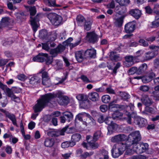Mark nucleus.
Wrapping results in <instances>:
<instances>
[{
    "instance_id": "obj_56",
    "label": "nucleus",
    "mask_w": 159,
    "mask_h": 159,
    "mask_svg": "<svg viewBox=\"0 0 159 159\" xmlns=\"http://www.w3.org/2000/svg\"><path fill=\"white\" fill-rule=\"evenodd\" d=\"M113 118L111 117H107L105 120V122L106 124L108 125H110L113 122L112 121V120Z\"/></svg>"
},
{
    "instance_id": "obj_9",
    "label": "nucleus",
    "mask_w": 159,
    "mask_h": 159,
    "mask_svg": "<svg viewBox=\"0 0 159 159\" xmlns=\"http://www.w3.org/2000/svg\"><path fill=\"white\" fill-rule=\"evenodd\" d=\"M65 49V47L62 45L60 44L56 48L50 50V53L52 55L51 57H53L56 56L58 54L61 53Z\"/></svg>"
},
{
    "instance_id": "obj_49",
    "label": "nucleus",
    "mask_w": 159,
    "mask_h": 159,
    "mask_svg": "<svg viewBox=\"0 0 159 159\" xmlns=\"http://www.w3.org/2000/svg\"><path fill=\"white\" fill-rule=\"evenodd\" d=\"M111 99L110 96L107 95H105L103 96L102 98V102L105 103H107L109 102Z\"/></svg>"
},
{
    "instance_id": "obj_64",
    "label": "nucleus",
    "mask_w": 159,
    "mask_h": 159,
    "mask_svg": "<svg viewBox=\"0 0 159 159\" xmlns=\"http://www.w3.org/2000/svg\"><path fill=\"white\" fill-rule=\"evenodd\" d=\"M154 13L156 14L155 16V20L159 22V11L156 10L154 11Z\"/></svg>"
},
{
    "instance_id": "obj_62",
    "label": "nucleus",
    "mask_w": 159,
    "mask_h": 159,
    "mask_svg": "<svg viewBox=\"0 0 159 159\" xmlns=\"http://www.w3.org/2000/svg\"><path fill=\"white\" fill-rule=\"evenodd\" d=\"M100 109L101 111L105 112L107 110V106L106 105H102L100 106Z\"/></svg>"
},
{
    "instance_id": "obj_39",
    "label": "nucleus",
    "mask_w": 159,
    "mask_h": 159,
    "mask_svg": "<svg viewBox=\"0 0 159 159\" xmlns=\"http://www.w3.org/2000/svg\"><path fill=\"white\" fill-rule=\"evenodd\" d=\"M63 115L68 122H69L71 120H72L73 117V115L72 113L68 111L63 112Z\"/></svg>"
},
{
    "instance_id": "obj_30",
    "label": "nucleus",
    "mask_w": 159,
    "mask_h": 159,
    "mask_svg": "<svg viewBox=\"0 0 159 159\" xmlns=\"http://www.w3.org/2000/svg\"><path fill=\"white\" fill-rule=\"evenodd\" d=\"M155 107H152L149 106H147L145 107L144 111L142 112V114L147 115L148 114L147 112L153 114L155 112Z\"/></svg>"
},
{
    "instance_id": "obj_12",
    "label": "nucleus",
    "mask_w": 159,
    "mask_h": 159,
    "mask_svg": "<svg viewBox=\"0 0 159 159\" xmlns=\"http://www.w3.org/2000/svg\"><path fill=\"white\" fill-rule=\"evenodd\" d=\"M127 139V136L124 134H119L112 137L111 139V141L113 143H117L124 141Z\"/></svg>"
},
{
    "instance_id": "obj_54",
    "label": "nucleus",
    "mask_w": 159,
    "mask_h": 159,
    "mask_svg": "<svg viewBox=\"0 0 159 159\" xmlns=\"http://www.w3.org/2000/svg\"><path fill=\"white\" fill-rule=\"evenodd\" d=\"M138 70L137 68L136 67H133L130 68L128 70V73L129 75H133L135 73L137 74Z\"/></svg>"
},
{
    "instance_id": "obj_35",
    "label": "nucleus",
    "mask_w": 159,
    "mask_h": 159,
    "mask_svg": "<svg viewBox=\"0 0 159 159\" xmlns=\"http://www.w3.org/2000/svg\"><path fill=\"white\" fill-rule=\"evenodd\" d=\"M77 23L79 25L81 26L86 21L84 17L81 15H79L76 18Z\"/></svg>"
},
{
    "instance_id": "obj_60",
    "label": "nucleus",
    "mask_w": 159,
    "mask_h": 159,
    "mask_svg": "<svg viewBox=\"0 0 159 159\" xmlns=\"http://www.w3.org/2000/svg\"><path fill=\"white\" fill-rule=\"evenodd\" d=\"M80 78L85 83H89L91 82L89 80L87 77L84 75H81Z\"/></svg>"
},
{
    "instance_id": "obj_2",
    "label": "nucleus",
    "mask_w": 159,
    "mask_h": 159,
    "mask_svg": "<svg viewBox=\"0 0 159 159\" xmlns=\"http://www.w3.org/2000/svg\"><path fill=\"white\" fill-rule=\"evenodd\" d=\"M47 16L51 23L55 26L60 25L62 20L61 16L55 13H50L47 14Z\"/></svg>"
},
{
    "instance_id": "obj_10",
    "label": "nucleus",
    "mask_w": 159,
    "mask_h": 159,
    "mask_svg": "<svg viewBox=\"0 0 159 159\" xmlns=\"http://www.w3.org/2000/svg\"><path fill=\"white\" fill-rule=\"evenodd\" d=\"M40 18V15L37 14L35 17L33 18L32 16L30 17V23L31 25L32 26L33 30L34 32L37 30L38 26L37 24V22L39 20Z\"/></svg>"
},
{
    "instance_id": "obj_36",
    "label": "nucleus",
    "mask_w": 159,
    "mask_h": 159,
    "mask_svg": "<svg viewBox=\"0 0 159 159\" xmlns=\"http://www.w3.org/2000/svg\"><path fill=\"white\" fill-rule=\"evenodd\" d=\"M54 63L55 64L54 65L57 70L62 69L63 65L61 61L59 60H56L54 61Z\"/></svg>"
},
{
    "instance_id": "obj_40",
    "label": "nucleus",
    "mask_w": 159,
    "mask_h": 159,
    "mask_svg": "<svg viewBox=\"0 0 159 159\" xmlns=\"http://www.w3.org/2000/svg\"><path fill=\"white\" fill-rule=\"evenodd\" d=\"M6 117L8 118L12 121L14 125L17 126L15 116L14 114L9 113Z\"/></svg>"
},
{
    "instance_id": "obj_6",
    "label": "nucleus",
    "mask_w": 159,
    "mask_h": 159,
    "mask_svg": "<svg viewBox=\"0 0 159 159\" xmlns=\"http://www.w3.org/2000/svg\"><path fill=\"white\" fill-rule=\"evenodd\" d=\"M117 101L116 100H114L111 102H110L109 104V107L110 108H112L115 107H118L120 109H123L126 108L127 110L129 111V110H130L131 111H132L134 110V104H132L131 103H130L128 106L126 105H114L113 104L114 103H116Z\"/></svg>"
},
{
    "instance_id": "obj_13",
    "label": "nucleus",
    "mask_w": 159,
    "mask_h": 159,
    "mask_svg": "<svg viewBox=\"0 0 159 159\" xmlns=\"http://www.w3.org/2000/svg\"><path fill=\"white\" fill-rule=\"evenodd\" d=\"M128 141H127L125 143H120V144H122L121 147L123 148L124 147V151L126 149L127 150L126 151V153L127 155H131L132 154L131 153L129 152V151H131L132 152V150H129V148L132 145H134V144H132V142H130L128 140Z\"/></svg>"
},
{
    "instance_id": "obj_27",
    "label": "nucleus",
    "mask_w": 159,
    "mask_h": 159,
    "mask_svg": "<svg viewBox=\"0 0 159 159\" xmlns=\"http://www.w3.org/2000/svg\"><path fill=\"white\" fill-rule=\"evenodd\" d=\"M87 118H86V121L88 125L93 126L95 125L96 124L95 121L89 114L87 113L85 114Z\"/></svg>"
},
{
    "instance_id": "obj_4",
    "label": "nucleus",
    "mask_w": 159,
    "mask_h": 159,
    "mask_svg": "<svg viewBox=\"0 0 159 159\" xmlns=\"http://www.w3.org/2000/svg\"><path fill=\"white\" fill-rule=\"evenodd\" d=\"M128 140L132 142L135 146L137 144L141 139V137L139 132L136 131L130 134L128 136Z\"/></svg>"
},
{
    "instance_id": "obj_47",
    "label": "nucleus",
    "mask_w": 159,
    "mask_h": 159,
    "mask_svg": "<svg viewBox=\"0 0 159 159\" xmlns=\"http://www.w3.org/2000/svg\"><path fill=\"white\" fill-rule=\"evenodd\" d=\"M86 113L85 112H82L78 114L76 116V119L80 121H83V118L86 117Z\"/></svg>"
},
{
    "instance_id": "obj_55",
    "label": "nucleus",
    "mask_w": 159,
    "mask_h": 159,
    "mask_svg": "<svg viewBox=\"0 0 159 159\" xmlns=\"http://www.w3.org/2000/svg\"><path fill=\"white\" fill-rule=\"evenodd\" d=\"M93 154V152H84L83 154L81 155V158H85L88 157H89L92 155Z\"/></svg>"
},
{
    "instance_id": "obj_31",
    "label": "nucleus",
    "mask_w": 159,
    "mask_h": 159,
    "mask_svg": "<svg viewBox=\"0 0 159 159\" xmlns=\"http://www.w3.org/2000/svg\"><path fill=\"white\" fill-rule=\"evenodd\" d=\"M46 4L49 7H59L60 5L56 4V0H44Z\"/></svg>"
},
{
    "instance_id": "obj_45",
    "label": "nucleus",
    "mask_w": 159,
    "mask_h": 159,
    "mask_svg": "<svg viewBox=\"0 0 159 159\" xmlns=\"http://www.w3.org/2000/svg\"><path fill=\"white\" fill-rule=\"evenodd\" d=\"M42 84L47 87L50 86L51 83L50 77L42 80Z\"/></svg>"
},
{
    "instance_id": "obj_57",
    "label": "nucleus",
    "mask_w": 159,
    "mask_h": 159,
    "mask_svg": "<svg viewBox=\"0 0 159 159\" xmlns=\"http://www.w3.org/2000/svg\"><path fill=\"white\" fill-rule=\"evenodd\" d=\"M139 42L140 43V45L144 47H147L148 45V43L143 39H140L139 40Z\"/></svg>"
},
{
    "instance_id": "obj_7",
    "label": "nucleus",
    "mask_w": 159,
    "mask_h": 159,
    "mask_svg": "<svg viewBox=\"0 0 159 159\" xmlns=\"http://www.w3.org/2000/svg\"><path fill=\"white\" fill-rule=\"evenodd\" d=\"M86 38L89 42L94 43L98 41V37L94 31H92L87 33Z\"/></svg>"
},
{
    "instance_id": "obj_5",
    "label": "nucleus",
    "mask_w": 159,
    "mask_h": 159,
    "mask_svg": "<svg viewBox=\"0 0 159 159\" xmlns=\"http://www.w3.org/2000/svg\"><path fill=\"white\" fill-rule=\"evenodd\" d=\"M122 145V144L118 143L113 145L111 152L114 158H117L123 153L124 148V147H121Z\"/></svg>"
},
{
    "instance_id": "obj_44",
    "label": "nucleus",
    "mask_w": 159,
    "mask_h": 159,
    "mask_svg": "<svg viewBox=\"0 0 159 159\" xmlns=\"http://www.w3.org/2000/svg\"><path fill=\"white\" fill-rule=\"evenodd\" d=\"M76 98L79 101H85L87 99V96L83 94L78 95L76 96Z\"/></svg>"
},
{
    "instance_id": "obj_61",
    "label": "nucleus",
    "mask_w": 159,
    "mask_h": 159,
    "mask_svg": "<svg viewBox=\"0 0 159 159\" xmlns=\"http://www.w3.org/2000/svg\"><path fill=\"white\" fill-rule=\"evenodd\" d=\"M139 89L142 91L146 92L149 90V87L146 85H143L140 87Z\"/></svg>"
},
{
    "instance_id": "obj_32",
    "label": "nucleus",
    "mask_w": 159,
    "mask_h": 159,
    "mask_svg": "<svg viewBox=\"0 0 159 159\" xmlns=\"http://www.w3.org/2000/svg\"><path fill=\"white\" fill-rule=\"evenodd\" d=\"M30 83L33 85L37 84L40 82V78L37 76H34L30 79Z\"/></svg>"
},
{
    "instance_id": "obj_17",
    "label": "nucleus",
    "mask_w": 159,
    "mask_h": 159,
    "mask_svg": "<svg viewBox=\"0 0 159 159\" xmlns=\"http://www.w3.org/2000/svg\"><path fill=\"white\" fill-rule=\"evenodd\" d=\"M147 68L148 66L146 64H142L138 69L137 74L141 75L146 73L147 72Z\"/></svg>"
},
{
    "instance_id": "obj_25",
    "label": "nucleus",
    "mask_w": 159,
    "mask_h": 159,
    "mask_svg": "<svg viewBox=\"0 0 159 159\" xmlns=\"http://www.w3.org/2000/svg\"><path fill=\"white\" fill-rule=\"evenodd\" d=\"M11 22V20L8 17L2 18L0 23L1 27H5L9 25Z\"/></svg>"
},
{
    "instance_id": "obj_14",
    "label": "nucleus",
    "mask_w": 159,
    "mask_h": 159,
    "mask_svg": "<svg viewBox=\"0 0 159 159\" xmlns=\"http://www.w3.org/2000/svg\"><path fill=\"white\" fill-rule=\"evenodd\" d=\"M135 24L132 22L126 24L125 27V30L126 33H130L133 32L135 29Z\"/></svg>"
},
{
    "instance_id": "obj_24",
    "label": "nucleus",
    "mask_w": 159,
    "mask_h": 159,
    "mask_svg": "<svg viewBox=\"0 0 159 159\" xmlns=\"http://www.w3.org/2000/svg\"><path fill=\"white\" fill-rule=\"evenodd\" d=\"M44 53H41L36 56L34 57L33 58V60L34 61H37L39 62H43L45 59L44 58V56L43 55Z\"/></svg>"
},
{
    "instance_id": "obj_23",
    "label": "nucleus",
    "mask_w": 159,
    "mask_h": 159,
    "mask_svg": "<svg viewBox=\"0 0 159 159\" xmlns=\"http://www.w3.org/2000/svg\"><path fill=\"white\" fill-rule=\"evenodd\" d=\"M84 53L82 51H78L75 52V57L77 61L79 62H82L84 59Z\"/></svg>"
},
{
    "instance_id": "obj_18",
    "label": "nucleus",
    "mask_w": 159,
    "mask_h": 159,
    "mask_svg": "<svg viewBox=\"0 0 159 159\" xmlns=\"http://www.w3.org/2000/svg\"><path fill=\"white\" fill-rule=\"evenodd\" d=\"M135 59L134 57L131 56H126L125 57L126 61V66L127 67L130 66L134 64V60Z\"/></svg>"
},
{
    "instance_id": "obj_58",
    "label": "nucleus",
    "mask_w": 159,
    "mask_h": 159,
    "mask_svg": "<svg viewBox=\"0 0 159 159\" xmlns=\"http://www.w3.org/2000/svg\"><path fill=\"white\" fill-rule=\"evenodd\" d=\"M29 11L31 16L34 15L36 12V9L35 7H30L29 9Z\"/></svg>"
},
{
    "instance_id": "obj_46",
    "label": "nucleus",
    "mask_w": 159,
    "mask_h": 159,
    "mask_svg": "<svg viewBox=\"0 0 159 159\" xmlns=\"http://www.w3.org/2000/svg\"><path fill=\"white\" fill-rule=\"evenodd\" d=\"M101 134V132L100 131H98L96 132L94 134L93 138V141L96 142L98 139L100 137Z\"/></svg>"
},
{
    "instance_id": "obj_51",
    "label": "nucleus",
    "mask_w": 159,
    "mask_h": 159,
    "mask_svg": "<svg viewBox=\"0 0 159 159\" xmlns=\"http://www.w3.org/2000/svg\"><path fill=\"white\" fill-rule=\"evenodd\" d=\"M72 142L70 141H65L63 142L61 145V147L63 148H67L69 147H73L74 146L71 145Z\"/></svg>"
},
{
    "instance_id": "obj_8",
    "label": "nucleus",
    "mask_w": 159,
    "mask_h": 159,
    "mask_svg": "<svg viewBox=\"0 0 159 159\" xmlns=\"http://www.w3.org/2000/svg\"><path fill=\"white\" fill-rule=\"evenodd\" d=\"M140 127H143L147 124V122L145 119L139 117H135L134 118L133 123Z\"/></svg>"
},
{
    "instance_id": "obj_43",
    "label": "nucleus",
    "mask_w": 159,
    "mask_h": 159,
    "mask_svg": "<svg viewBox=\"0 0 159 159\" xmlns=\"http://www.w3.org/2000/svg\"><path fill=\"white\" fill-rule=\"evenodd\" d=\"M44 56V58H45V60L46 61V63L47 64L49 65L51 64L53 61V57L51 56H48L47 54H43Z\"/></svg>"
},
{
    "instance_id": "obj_42",
    "label": "nucleus",
    "mask_w": 159,
    "mask_h": 159,
    "mask_svg": "<svg viewBox=\"0 0 159 159\" xmlns=\"http://www.w3.org/2000/svg\"><path fill=\"white\" fill-rule=\"evenodd\" d=\"M119 95L124 100L129 99L130 96L127 93L123 92H120Z\"/></svg>"
},
{
    "instance_id": "obj_29",
    "label": "nucleus",
    "mask_w": 159,
    "mask_h": 159,
    "mask_svg": "<svg viewBox=\"0 0 159 159\" xmlns=\"http://www.w3.org/2000/svg\"><path fill=\"white\" fill-rule=\"evenodd\" d=\"M117 127V125L113 123L109 125L107 127L108 134H110L115 131Z\"/></svg>"
},
{
    "instance_id": "obj_38",
    "label": "nucleus",
    "mask_w": 159,
    "mask_h": 159,
    "mask_svg": "<svg viewBox=\"0 0 159 159\" xmlns=\"http://www.w3.org/2000/svg\"><path fill=\"white\" fill-rule=\"evenodd\" d=\"M124 18L123 16H121L116 19L115 22V25L118 27H120L123 24Z\"/></svg>"
},
{
    "instance_id": "obj_37",
    "label": "nucleus",
    "mask_w": 159,
    "mask_h": 159,
    "mask_svg": "<svg viewBox=\"0 0 159 159\" xmlns=\"http://www.w3.org/2000/svg\"><path fill=\"white\" fill-rule=\"evenodd\" d=\"M115 1L121 6H127L130 2V0H115Z\"/></svg>"
},
{
    "instance_id": "obj_50",
    "label": "nucleus",
    "mask_w": 159,
    "mask_h": 159,
    "mask_svg": "<svg viewBox=\"0 0 159 159\" xmlns=\"http://www.w3.org/2000/svg\"><path fill=\"white\" fill-rule=\"evenodd\" d=\"M154 57L155 55L153 52H148L145 53V58L146 60L151 59Z\"/></svg>"
},
{
    "instance_id": "obj_26",
    "label": "nucleus",
    "mask_w": 159,
    "mask_h": 159,
    "mask_svg": "<svg viewBox=\"0 0 159 159\" xmlns=\"http://www.w3.org/2000/svg\"><path fill=\"white\" fill-rule=\"evenodd\" d=\"M89 99L93 102H96L98 100L99 94L96 92H94L90 93L89 94Z\"/></svg>"
},
{
    "instance_id": "obj_48",
    "label": "nucleus",
    "mask_w": 159,
    "mask_h": 159,
    "mask_svg": "<svg viewBox=\"0 0 159 159\" xmlns=\"http://www.w3.org/2000/svg\"><path fill=\"white\" fill-rule=\"evenodd\" d=\"M44 70L45 69L43 68L41 69L40 71L39 72L40 73L42 74V80L49 77L48 72L46 71H44Z\"/></svg>"
},
{
    "instance_id": "obj_33",
    "label": "nucleus",
    "mask_w": 159,
    "mask_h": 159,
    "mask_svg": "<svg viewBox=\"0 0 159 159\" xmlns=\"http://www.w3.org/2000/svg\"><path fill=\"white\" fill-rule=\"evenodd\" d=\"M48 34L46 30H42L39 32V36L41 39L47 40Z\"/></svg>"
},
{
    "instance_id": "obj_3",
    "label": "nucleus",
    "mask_w": 159,
    "mask_h": 159,
    "mask_svg": "<svg viewBox=\"0 0 159 159\" xmlns=\"http://www.w3.org/2000/svg\"><path fill=\"white\" fill-rule=\"evenodd\" d=\"M72 128L71 127L69 128L67 126L63 128L61 130L59 131V133L57 132L51 130L47 131V134L50 137H56L58 136L59 135H63L64 134V133L66 132L67 133H70L72 132Z\"/></svg>"
},
{
    "instance_id": "obj_11",
    "label": "nucleus",
    "mask_w": 159,
    "mask_h": 159,
    "mask_svg": "<svg viewBox=\"0 0 159 159\" xmlns=\"http://www.w3.org/2000/svg\"><path fill=\"white\" fill-rule=\"evenodd\" d=\"M148 144L147 143H141L137 145L135 147V151L138 154L142 153L145 152L148 148Z\"/></svg>"
},
{
    "instance_id": "obj_20",
    "label": "nucleus",
    "mask_w": 159,
    "mask_h": 159,
    "mask_svg": "<svg viewBox=\"0 0 159 159\" xmlns=\"http://www.w3.org/2000/svg\"><path fill=\"white\" fill-rule=\"evenodd\" d=\"M129 14L136 19H139L141 15V11L138 9H132L129 11Z\"/></svg>"
},
{
    "instance_id": "obj_53",
    "label": "nucleus",
    "mask_w": 159,
    "mask_h": 159,
    "mask_svg": "<svg viewBox=\"0 0 159 159\" xmlns=\"http://www.w3.org/2000/svg\"><path fill=\"white\" fill-rule=\"evenodd\" d=\"M89 146L93 149H95L98 148L99 145L97 143L89 142Z\"/></svg>"
},
{
    "instance_id": "obj_28",
    "label": "nucleus",
    "mask_w": 159,
    "mask_h": 159,
    "mask_svg": "<svg viewBox=\"0 0 159 159\" xmlns=\"http://www.w3.org/2000/svg\"><path fill=\"white\" fill-rule=\"evenodd\" d=\"M54 143V140L53 139L47 138L45 139L44 141V145L47 147H51Z\"/></svg>"
},
{
    "instance_id": "obj_22",
    "label": "nucleus",
    "mask_w": 159,
    "mask_h": 159,
    "mask_svg": "<svg viewBox=\"0 0 159 159\" xmlns=\"http://www.w3.org/2000/svg\"><path fill=\"white\" fill-rule=\"evenodd\" d=\"M110 58L112 61H121L122 58L120 57L119 55L116 54L114 52H111L109 56Z\"/></svg>"
},
{
    "instance_id": "obj_41",
    "label": "nucleus",
    "mask_w": 159,
    "mask_h": 159,
    "mask_svg": "<svg viewBox=\"0 0 159 159\" xmlns=\"http://www.w3.org/2000/svg\"><path fill=\"white\" fill-rule=\"evenodd\" d=\"M84 23V30L86 31L89 30L91 29L92 22L90 21H86Z\"/></svg>"
},
{
    "instance_id": "obj_19",
    "label": "nucleus",
    "mask_w": 159,
    "mask_h": 159,
    "mask_svg": "<svg viewBox=\"0 0 159 159\" xmlns=\"http://www.w3.org/2000/svg\"><path fill=\"white\" fill-rule=\"evenodd\" d=\"M81 137V135L79 133H75L71 136V145L74 146L76 144V142H79Z\"/></svg>"
},
{
    "instance_id": "obj_52",
    "label": "nucleus",
    "mask_w": 159,
    "mask_h": 159,
    "mask_svg": "<svg viewBox=\"0 0 159 159\" xmlns=\"http://www.w3.org/2000/svg\"><path fill=\"white\" fill-rule=\"evenodd\" d=\"M123 115L122 113L119 111H115L112 115V118L113 119H115L117 118H120Z\"/></svg>"
},
{
    "instance_id": "obj_34",
    "label": "nucleus",
    "mask_w": 159,
    "mask_h": 159,
    "mask_svg": "<svg viewBox=\"0 0 159 159\" xmlns=\"http://www.w3.org/2000/svg\"><path fill=\"white\" fill-rule=\"evenodd\" d=\"M57 37V33L54 31L49 33L48 34L47 40L48 41H51L53 42L55 40Z\"/></svg>"
},
{
    "instance_id": "obj_21",
    "label": "nucleus",
    "mask_w": 159,
    "mask_h": 159,
    "mask_svg": "<svg viewBox=\"0 0 159 159\" xmlns=\"http://www.w3.org/2000/svg\"><path fill=\"white\" fill-rule=\"evenodd\" d=\"M86 56L91 58H94L96 56V51L93 48L88 49L85 52Z\"/></svg>"
},
{
    "instance_id": "obj_63",
    "label": "nucleus",
    "mask_w": 159,
    "mask_h": 159,
    "mask_svg": "<svg viewBox=\"0 0 159 159\" xmlns=\"http://www.w3.org/2000/svg\"><path fill=\"white\" fill-rule=\"evenodd\" d=\"M106 91L107 93L110 94H115V91L111 87L107 88L106 89Z\"/></svg>"
},
{
    "instance_id": "obj_15",
    "label": "nucleus",
    "mask_w": 159,
    "mask_h": 159,
    "mask_svg": "<svg viewBox=\"0 0 159 159\" xmlns=\"http://www.w3.org/2000/svg\"><path fill=\"white\" fill-rule=\"evenodd\" d=\"M155 76L154 73L151 72L142 77V81L144 83H148L151 81Z\"/></svg>"
},
{
    "instance_id": "obj_59",
    "label": "nucleus",
    "mask_w": 159,
    "mask_h": 159,
    "mask_svg": "<svg viewBox=\"0 0 159 159\" xmlns=\"http://www.w3.org/2000/svg\"><path fill=\"white\" fill-rule=\"evenodd\" d=\"M102 154L104 156V159H108L109 158L108 152L107 151L105 150H102Z\"/></svg>"
},
{
    "instance_id": "obj_1",
    "label": "nucleus",
    "mask_w": 159,
    "mask_h": 159,
    "mask_svg": "<svg viewBox=\"0 0 159 159\" xmlns=\"http://www.w3.org/2000/svg\"><path fill=\"white\" fill-rule=\"evenodd\" d=\"M55 96L58 98L57 101L61 105L67 104L69 102L68 97L63 95L60 92H58L56 95L50 93L42 95L37 100V103L33 107V109L35 113L40 112L46 107L50 100Z\"/></svg>"
},
{
    "instance_id": "obj_16",
    "label": "nucleus",
    "mask_w": 159,
    "mask_h": 159,
    "mask_svg": "<svg viewBox=\"0 0 159 159\" xmlns=\"http://www.w3.org/2000/svg\"><path fill=\"white\" fill-rule=\"evenodd\" d=\"M141 100L143 103L144 105L146 107L150 106L153 103V101L152 99L150 98L147 95H144L141 99Z\"/></svg>"
}]
</instances>
